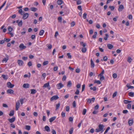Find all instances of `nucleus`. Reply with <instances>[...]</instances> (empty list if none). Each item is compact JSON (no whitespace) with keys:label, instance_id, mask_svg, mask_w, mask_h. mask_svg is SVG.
<instances>
[{"label":"nucleus","instance_id":"47","mask_svg":"<svg viewBox=\"0 0 134 134\" xmlns=\"http://www.w3.org/2000/svg\"><path fill=\"white\" fill-rule=\"evenodd\" d=\"M128 18L130 20H132V16L131 15H129L128 16Z\"/></svg>","mask_w":134,"mask_h":134},{"label":"nucleus","instance_id":"63","mask_svg":"<svg viewBox=\"0 0 134 134\" xmlns=\"http://www.w3.org/2000/svg\"><path fill=\"white\" fill-rule=\"evenodd\" d=\"M104 70H103L101 73L99 74V76H103V75L104 74Z\"/></svg>","mask_w":134,"mask_h":134},{"label":"nucleus","instance_id":"31","mask_svg":"<svg viewBox=\"0 0 134 134\" xmlns=\"http://www.w3.org/2000/svg\"><path fill=\"white\" fill-rule=\"evenodd\" d=\"M60 105V103L59 102L58 104H56V108L55 109L56 110H57L59 109Z\"/></svg>","mask_w":134,"mask_h":134},{"label":"nucleus","instance_id":"56","mask_svg":"<svg viewBox=\"0 0 134 134\" xmlns=\"http://www.w3.org/2000/svg\"><path fill=\"white\" fill-rule=\"evenodd\" d=\"M117 77V74L116 73H114L113 75V77L115 79Z\"/></svg>","mask_w":134,"mask_h":134},{"label":"nucleus","instance_id":"50","mask_svg":"<svg viewBox=\"0 0 134 134\" xmlns=\"http://www.w3.org/2000/svg\"><path fill=\"white\" fill-rule=\"evenodd\" d=\"M4 42H9L10 40V39H8V38H4Z\"/></svg>","mask_w":134,"mask_h":134},{"label":"nucleus","instance_id":"25","mask_svg":"<svg viewBox=\"0 0 134 134\" xmlns=\"http://www.w3.org/2000/svg\"><path fill=\"white\" fill-rule=\"evenodd\" d=\"M30 10L32 11L35 12L37 10V9L35 7H31L30 8Z\"/></svg>","mask_w":134,"mask_h":134},{"label":"nucleus","instance_id":"51","mask_svg":"<svg viewBox=\"0 0 134 134\" xmlns=\"http://www.w3.org/2000/svg\"><path fill=\"white\" fill-rule=\"evenodd\" d=\"M131 107V104H129L127 105V108L129 109H130Z\"/></svg>","mask_w":134,"mask_h":134},{"label":"nucleus","instance_id":"6","mask_svg":"<svg viewBox=\"0 0 134 134\" xmlns=\"http://www.w3.org/2000/svg\"><path fill=\"white\" fill-rule=\"evenodd\" d=\"M59 98V97L57 95L54 96L51 98L50 100L51 101H52L54 100H56Z\"/></svg>","mask_w":134,"mask_h":134},{"label":"nucleus","instance_id":"13","mask_svg":"<svg viewBox=\"0 0 134 134\" xmlns=\"http://www.w3.org/2000/svg\"><path fill=\"white\" fill-rule=\"evenodd\" d=\"M23 87L25 88H29L30 87V85L28 83H24L23 85Z\"/></svg>","mask_w":134,"mask_h":134},{"label":"nucleus","instance_id":"37","mask_svg":"<svg viewBox=\"0 0 134 134\" xmlns=\"http://www.w3.org/2000/svg\"><path fill=\"white\" fill-rule=\"evenodd\" d=\"M110 129V127H108L104 133V134H106L108 132V131Z\"/></svg>","mask_w":134,"mask_h":134},{"label":"nucleus","instance_id":"14","mask_svg":"<svg viewBox=\"0 0 134 134\" xmlns=\"http://www.w3.org/2000/svg\"><path fill=\"white\" fill-rule=\"evenodd\" d=\"M56 118V117L55 116L52 117L49 119V121L50 122H52L54 121Z\"/></svg>","mask_w":134,"mask_h":134},{"label":"nucleus","instance_id":"17","mask_svg":"<svg viewBox=\"0 0 134 134\" xmlns=\"http://www.w3.org/2000/svg\"><path fill=\"white\" fill-rule=\"evenodd\" d=\"M1 76L5 80H7L8 78V76L4 74L2 75Z\"/></svg>","mask_w":134,"mask_h":134},{"label":"nucleus","instance_id":"48","mask_svg":"<svg viewBox=\"0 0 134 134\" xmlns=\"http://www.w3.org/2000/svg\"><path fill=\"white\" fill-rule=\"evenodd\" d=\"M8 60V59L5 58L3 59L2 60V62L3 63L4 62H5V63H6Z\"/></svg>","mask_w":134,"mask_h":134},{"label":"nucleus","instance_id":"10","mask_svg":"<svg viewBox=\"0 0 134 134\" xmlns=\"http://www.w3.org/2000/svg\"><path fill=\"white\" fill-rule=\"evenodd\" d=\"M128 124L130 126L132 125L133 124V119H129L128 120Z\"/></svg>","mask_w":134,"mask_h":134},{"label":"nucleus","instance_id":"28","mask_svg":"<svg viewBox=\"0 0 134 134\" xmlns=\"http://www.w3.org/2000/svg\"><path fill=\"white\" fill-rule=\"evenodd\" d=\"M80 44L83 47H85L86 46V44L85 43H84L83 42H80Z\"/></svg>","mask_w":134,"mask_h":134},{"label":"nucleus","instance_id":"59","mask_svg":"<svg viewBox=\"0 0 134 134\" xmlns=\"http://www.w3.org/2000/svg\"><path fill=\"white\" fill-rule=\"evenodd\" d=\"M27 65L29 66H32V64L31 62V61H30L28 63Z\"/></svg>","mask_w":134,"mask_h":134},{"label":"nucleus","instance_id":"43","mask_svg":"<svg viewBox=\"0 0 134 134\" xmlns=\"http://www.w3.org/2000/svg\"><path fill=\"white\" fill-rule=\"evenodd\" d=\"M61 115L62 116L63 118H64L65 117V112L63 111L62 112Z\"/></svg>","mask_w":134,"mask_h":134},{"label":"nucleus","instance_id":"20","mask_svg":"<svg viewBox=\"0 0 134 134\" xmlns=\"http://www.w3.org/2000/svg\"><path fill=\"white\" fill-rule=\"evenodd\" d=\"M63 3L62 0H58L57 1V3L58 4L60 5Z\"/></svg>","mask_w":134,"mask_h":134},{"label":"nucleus","instance_id":"44","mask_svg":"<svg viewBox=\"0 0 134 134\" xmlns=\"http://www.w3.org/2000/svg\"><path fill=\"white\" fill-rule=\"evenodd\" d=\"M58 20L59 22L61 23L62 22V17L61 16H59L58 17Z\"/></svg>","mask_w":134,"mask_h":134},{"label":"nucleus","instance_id":"16","mask_svg":"<svg viewBox=\"0 0 134 134\" xmlns=\"http://www.w3.org/2000/svg\"><path fill=\"white\" fill-rule=\"evenodd\" d=\"M49 82H48L44 84L43 86V88H46L48 87H49Z\"/></svg>","mask_w":134,"mask_h":134},{"label":"nucleus","instance_id":"40","mask_svg":"<svg viewBox=\"0 0 134 134\" xmlns=\"http://www.w3.org/2000/svg\"><path fill=\"white\" fill-rule=\"evenodd\" d=\"M11 4V3H7V6L4 9V10H6L7 9V8H8V7Z\"/></svg>","mask_w":134,"mask_h":134},{"label":"nucleus","instance_id":"36","mask_svg":"<svg viewBox=\"0 0 134 134\" xmlns=\"http://www.w3.org/2000/svg\"><path fill=\"white\" fill-rule=\"evenodd\" d=\"M131 102V101H130L127 100H124V103L126 104L128 103Z\"/></svg>","mask_w":134,"mask_h":134},{"label":"nucleus","instance_id":"41","mask_svg":"<svg viewBox=\"0 0 134 134\" xmlns=\"http://www.w3.org/2000/svg\"><path fill=\"white\" fill-rule=\"evenodd\" d=\"M126 86L127 87H128L129 89H133L134 87L133 86H129L128 85H126Z\"/></svg>","mask_w":134,"mask_h":134},{"label":"nucleus","instance_id":"23","mask_svg":"<svg viewBox=\"0 0 134 134\" xmlns=\"http://www.w3.org/2000/svg\"><path fill=\"white\" fill-rule=\"evenodd\" d=\"M14 114V111L13 110H11L10 111V113L9 114V115L10 116H13Z\"/></svg>","mask_w":134,"mask_h":134},{"label":"nucleus","instance_id":"61","mask_svg":"<svg viewBox=\"0 0 134 134\" xmlns=\"http://www.w3.org/2000/svg\"><path fill=\"white\" fill-rule=\"evenodd\" d=\"M108 59V58L106 56H105L103 58V60L104 61H106Z\"/></svg>","mask_w":134,"mask_h":134},{"label":"nucleus","instance_id":"15","mask_svg":"<svg viewBox=\"0 0 134 134\" xmlns=\"http://www.w3.org/2000/svg\"><path fill=\"white\" fill-rule=\"evenodd\" d=\"M44 129L47 132H49L50 131L49 127L48 126H46L44 127Z\"/></svg>","mask_w":134,"mask_h":134},{"label":"nucleus","instance_id":"4","mask_svg":"<svg viewBox=\"0 0 134 134\" xmlns=\"http://www.w3.org/2000/svg\"><path fill=\"white\" fill-rule=\"evenodd\" d=\"M23 15L22 18L24 20H25L27 18L29 15V14L27 13H24V14H23Z\"/></svg>","mask_w":134,"mask_h":134},{"label":"nucleus","instance_id":"62","mask_svg":"<svg viewBox=\"0 0 134 134\" xmlns=\"http://www.w3.org/2000/svg\"><path fill=\"white\" fill-rule=\"evenodd\" d=\"M66 76L65 75H64L62 78V80L63 81H65L66 80Z\"/></svg>","mask_w":134,"mask_h":134},{"label":"nucleus","instance_id":"29","mask_svg":"<svg viewBox=\"0 0 134 134\" xmlns=\"http://www.w3.org/2000/svg\"><path fill=\"white\" fill-rule=\"evenodd\" d=\"M82 51L83 53H85L87 50L86 48L85 47H83L82 48Z\"/></svg>","mask_w":134,"mask_h":134},{"label":"nucleus","instance_id":"34","mask_svg":"<svg viewBox=\"0 0 134 134\" xmlns=\"http://www.w3.org/2000/svg\"><path fill=\"white\" fill-rule=\"evenodd\" d=\"M30 126L29 125H26L25 126V129L28 130H29L30 129Z\"/></svg>","mask_w":134,"mask_h":134},{"label":"nucleus","instance_id":"38","mask_svg":"<svg viewBox=\"0 0 134 134\" xmlns=\"http://www.w3.org/2000/svg\"><path fill=\"white\" fill-rule=\"evenodd\" d=\"M67 55L68 56V58L71 59V55H70V53H68L67 54Z\"/></svg>","mask_w":134,"mask_h":134},{"label":"nucleus","instance_id":"26","mask_svg":"<svg viewBox=\"0 0 134 134\" xmlns=\"http://www.w3.org/2000/svg\"><path fill=\"white\" fill-rule=\"evenodd\" d=\"M31 93L33 94H35L36 92V90L35 89H31Z\"/></svg>","mask_w":134,"mask_h":134},{"label":"nucleus","instance_id":"11","mask_svg":"<svg viewBox=\"0 0 134 134\" xmlns=\"http://www.w3.org/2000/svg\"><path fill=\"white\" fill-rule=\"evenodd\" d=\"M14 91L12 89H9L7 90V92L9 93L10 94H14Z\"/></svg>","mask_w":134,"mask_h":134},{"label":"nucleus","instance_id":"55","mask_svg":"<svg viewBox=\"0 0 134 134\" xmlns=\"http://www.w3.org/2000/svg\"><path fill=\"white\" fill-rule=\"evenodd\" d=\"M8 30L9 32H10L12 31L13 28L11 27H9L8 28Z\"/></svg>","mask_w":134,"mask_h":134},{"label":"nucleus","instance_id":"7","mask_svg":"<svg viewBox=\"0 0 134 134\" xmlns=\"http://www.w3.org/2000/svg\"><path fill=\"white\" fill-rule=\"evenodd\" d=\"M20 103L19 101H17L16 104V108L15 110H18L19 108L20 107Z\"/></svg>","mask_w":134,"mask_h":134},{"label":"nucleus","instance_id":"49","mask_svg":"<svg viewBox=\"0 0 134 134\" xmlns=\"http://www.w3.org/2000/svg\"><path fill=\"white\" fill-rule=\"evenodd\" d=\"M48 64V62L47 61H44L43 63V65H47Z\"/></svg>","mask_w":134,"mask_h":134},{"label":"nucleus","instance_id":"64","mask_svg":"<svg viewBox=\"0 0 134 134\" xmlns=\"http://www.w3.org/2000/svg\"><path fill=\"white\" fill-rule=\"evenodd\" d=\"M81 2L80 0H78L77 2V5H79L81 4Z\"/></svg>","mask_w":134,"mask_h":134},{"label":"nucleus","instance_id":"30","mask_svg":"<svg viewBox=\"0 0 134 134\" xmlns=\"http://www.w3.org/2000/svg\"><path fill=\"white\" fill-rule=\"evenodd\" d=\"M94 83H97L98 84H100L101 83V82L99 80H95L94 81Z\"/></svg>","mask_w":134,"mask_h":134},{"label":"nucleus","instance_id":"58","mask_svg":"<svg viewBox=\"0 0 134 134\" xmlns=\"http://www.w3.org/2000/svg\"><path fill=\"white\" fill-rule=\"evenodd\" d=\"M85 88V84H83L82 86V92L84 90Z\"/></svg>","mask_w":134,"mask_h":134},{"label":"nucleus","instance_id":"60","mask_svg":"<svg viewBox=\"0 0 134 134\" xmlns=\"http://www.w3.org/2000/svg\"><path fill=\"white\" fill-rule=\"evenodd\" d=\"M100 76V80H104V77L103 76Z\"/></svg>","mask_w":134,"mask_h":134},{"label":"nucleus","instance_id":"12","mask_svg":"<svg viewBox=\"0 0 134 134\" xmlns=\"http://www.w3.org/2000/svg\"><path fill=\"white\" fill-rule=\"evenodd\" d=\"M124 9V7L122 5H120L118 9V10L119 12L121 11Z\"/></svg>","mask_w":134,"mask_h":134},{"label":"nucleus","instance_id":"54","mask_svg":"<svg viewBox=\"0 0 134 134\" xmlns=\"http://www.w3.org/2000/svg\"><path fill=\"white\" fill-rule=\"evenodd\" d=\"M99 108V106L98 104H97L96 106L94 107V109L95 110H97Z\"/></svg>","mask_w":134,"mask_h":134},{"label":"nucleus","instance_id":"27","mask_svg":"<svg viewBox=\"0 0 134 134\" xmlns=\"http://www.w3.org/2000/svg\"><path fill=\"white\" fill-rule=\"evenodd\" d=\"M18 13L19 14H20L21 15H23V14H24V12L22 10V9H20L18 11Z\"/></svg>","mask_w":134,"mask_h":134},{"label":"nucleus","instance_id":"22","mask_svg":"<svg viewBox=\"0 0 134 134\" xmlns=\"http://www.w3.org/2000/svg\"><path fill=\"white\" fill-rule=\"evenodd\" d=\"M131 97H134V93L133 92H130L128 94Z\"/></svg>","mask_w":134,"mask_h":134},{"label":"nucleus","instance_id":"9","mask_svg":"<svg viewBox=\"0 0 134 134\" xmlns=\"http://www.w3.org/2000/svg\"><path fill=\"white\" fill-rule=\"evenodd\" d=\"M15 120V117H13L12 118L8 119V121L11 123L14 122Z\"/></svg>","mask_w":134,"mask_h":134},{"label":"nucleus","instance_id":"24","mask_svg":"<svg viewBox=\"0 0 134 134\" xmlns=\"http://www.w3.org/2000/svg\"><path fill=\"white\" fill-rule=\"evenodd\" d=\"M132 60V59L130 57H128L127 59V61L129 63H130Z\"/></svg>","mask_w":134,"mask_h":134},{"label":"nucleus","instance_id":"1","mask_svg":"<svg viewBox=\"0 0 134 134\" xmlns=\"http://www.w3.org/2000/svg\"><path fill=\"white\" fill-rule=\"evenodd\" d=\"M104 126L103 125L100 124L99 125V129H96V131L97 132H98L102 131V132L103 131V129Z\"/></svg>","mask_w":134,"mask_h":134},{"label":"nucleus","instance_id":"18","mask_svg":"<svg viewBox=\"0 0 134 134\" xmlns=\"http://www.w3.org/2000/svg\"><path fill=\"white\" fill-rule=\"evenodd\" d=\"M107 47L109 49H111L113 48V46L110 44H107Z\"/></svg>","mask_w":134,"mask_h":134},{"label":"nucleus","instance_id":"33","mask_svg":"<svg viewBox=\"0 0 134 134\" xmlns=\"http://www.w3.org/2000/svg\"><path fill=\"white\" fill-rule=\"evenodd\" d=\"M109 8L112 11H113L115 8V7L113 6H110L109 7Z\"/></svg>","mask_w":134,"mask_h":134},{"label":"nucleus","instance_id":"2","mask_svg":"<svg viewBox=\"0 0 134 134\" xmlns=\"http://www.w3.org/2000/svg\"><path fill=\"white\" fill-rule=\"evenodd\" d=\"M7 86L8 88H11L14 87V85L12 84L10 82H8L7 83Z\"/></svg>","mask_w":134,"mask_h":134},{"label":"nucleus","instance_id":"35","mask_svg":"<svg viewBox=\"0 0 134 134\" xmlns=\"http://www.w3.org/2000/svg\"><path fill=\"white\" fill-rule=\"evenodd\" d=\"M23 24V22L22 20H21L18 23V26L19 27H21Z\"/></svg>","mask_w":134,"mask_h":134},{"label":"nucleus","instance_id":"53","mask_svg":"<svg viewBox=\"0 0 134 134\" xmlns=\"http://www.w3.org/2000/svg\"><path fill=\"white\" fill-rule=\"evenodd\" d=\"M86 112V109H83L82 114L83 115H85Z\"/></svg>","mask_w":134,"mask_h":134},{"label":"nucleus","instance_id":"46","mask_svg":"<svg viewBox=\"0 0 134 134\" xmlns=\"http://www.w3.org/2000/svg\"><path fill=\"white\" fill-rule=\"evenodd\" d=\"M105 35L106 37H104V39L105 40H107L108 39V37L109 35L108 34H105Z\"/></svg>","mask_w":134,"mask_h":134},{"label":"nucleus","instance_id":"42","mask_svg":"<svg viewBox=\"0 0 134 134\" xmlns=\"http://www.w3.org/2000/svg\"><path fill=\"white\" fill-rule=\"evenodd\" d=\"M73 128H71L69 131L70 134H72L73 133Z\"/></svg>","mask_w":134,"mask_h":134},{"label":"nucleus","instance_id":"19","mask_svg":"<svg viewBox=\"0 0 134 134\" xmlns=\"http://www.w3.org/2000/svg\"><path fill=\"white\" fill-rule=\"evenodd\" d=\"M72 85L71 81H68L67 86L68 87H71Z\"/></svg>","mask_w":134,"mask_h":134},{"label":"nucleus","instance_id":"21","mask_svg":"<svg viewBox=\"0 0 134 134\" xmlns=\"http://www.w3.org/2000/svg\"><path fill=\"white\" fill-rule=\"evenodd\" d=\"M44 31L43 30H41L39 33V35L40 36H42L43 35L44 33Z\"/></svg>","mask_w":134,"mask_h":134},{"label":"nucleus","instance_id":"32","mask_svg":"<svg viewBox=\"0 0 134 134\" xmlns=\"http://www.w3.org/2000/svg\"><path fill=\"white\" fill-rule=\"evenodd\" d=\"M97 34V32H95L94 33V35L93 36V38H96Z\"/></svg>","mask_w":134,"mask_h":134},{"label":"nucleus","instance_id":"39","mask_svg":"<svg viewBox=\"0 0 134 134\" xmlns=\"http://www.w3.org/2000/svg\"><path fill=\"white\" fill-rule=\"evenodd\" d=\"M71 26L73 27L75 25V23L74 21H72L71 23Z\"/></svg>","mask_w":134,"mask_h":134},{"label":"nucleus","instance_id":"57","mask_svg":"<svg viewBox=\"0 0 134 134\" xmlns=\"http://www.w3.org/2000/svg\"><path fill=\"white\" fill-rule=\"evenodd\" d=\"M128 112V111L127 110H124L123 111L122 113L124 114H126Z\"/></svg>","mask_w":134,"mask_h":134},{"label":"nucleus","instance_id":"52","mask_svg":"<svg viewBox=\"0 0 134 134\" xmlns=\"http://www.w3.org/2000/svg\"><path fill=\"white\" fill-rule=\"evenodd\" d=\"M117 92L116 91L113 94V96H112L113 98H114L115 97H116L117 95Z\"/></svg>","mask_w":134,"mask_h":134},{"label":"nucleus","instance_id":"3","mask_svg":"<svg viewBox=\"0 0 134 134\" xmlns=\"http://www.w3.org/2000/svg\"><path fill=\"white\" fill-rule=\"evenodd\" d=\"M64 85L62 83H59L57 85V89L59 90L64 87Z\"/></svg>","mask_w":134,"mask_h":134},{"label":"nucleus","instance_id":"5","mask_svg":"<svg viewBox=\"0 0 134 134\" xmlns=\"http://www.w3.org/2000/svg\"><path fill=\"white\" fill-rule=\"evenodd\" d=\"M19 47L21 50L25 49L26 48V46H24V44L22 43L20 44Z\"/></svg>","mask_w":134,"mask_h":134},{"label":"nucleus","instance_id":"8","mask_svg":"<svg viewBox=\"0 0 134 134\" xmlns=\"http://www.w3.org/2000/svg\"><path fill=\"white\" fill-rule=\"evenodd\" d=\"M17 63L20 66H22L24 64L23 62L21 60H18Z\"/></svg>","mask_w":134,"mask_h":134},{"label":"nucleus","instance_id":"45","mask_svg":"<svg viewBox=\"0 0 134 134\" xmlns=\"http://www.w3.org/2000/svg\"><path fill=\"white\" fill-rule=\"evenodd\" d=\"M87 14L86 13H85L83 14V18L84 19H85L86 18V16Z\"/></svg>","mask_w":134,"mask_h":134}]
</instances>
